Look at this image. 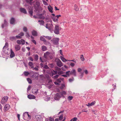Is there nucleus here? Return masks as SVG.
Listing matches in <instances>:
<instances>
[{
	"mask_svg": "<svg viewBox=\"0 0 121 121\" xmlns=\"http://www.w3.org/2000/svg\"><path fill=\"white\" fill-rule=\"evenodd\" d=\"M84 72L86 74H87L88 73V72L87 70H86L84 71Z\"/></svg>",
	"mask_w": 121,
	"mask_h": 121,
	"instance_id": "62",
	"label": "nucleus"
},
{
	"mask_svg": "<svg viewBox=\"0 0 121 121\" xmlns=\"http://www.w3.org/2000/svg\"><path fill=\"white\" fill-rule=\"evenodd\" d=\"M29 13L30 15V16H32L33 15V11L32 10L30 11H29Z\"/></svg>",
	"mask_w": 121,
	"mask_h": 121,
	"instance_id": "43",
	"label": "nucleus"
},
{
	"mask_svg": "<svg viewBox=\"0 0 121 121\" xmlns=\"http://www.w3.org/2000/svg\"><path fill=\"white\" fill-rule=\"evenodd\" d=\"M44 36L45 38L48 40H50L52 38V37L51 36Z\"/></svg>",
	"mask_w": 121,
	"mask_h": 121,
	"instance_id": "35",
	"label": "nucleus"
},
{
	"mask_svg": "<svg viewBox=\"0 0 121 121\" xmlns=\"http://www.w3.org/2000/svg\"><path fill=\"white\" fill-rule=\"evenodd\" d=\"M46 27L49 30H51L53 28V26L51 23V24L47 23L46 24Z\"/></svg>",
	"mask_w": 121,
	"mask_h": 121,
	"instance_id": "7",
	"label": "nucleus"
},
{
	"mask_svg": "<svg viewBox=\"0 0 121 121\" xmlns=\"http://www.w3.org/2000/svg\"><path fill=\"white\" fill-rule=\"evenodd\" d=\"M82 70V69L80 68H78V72H80Z\"/></svg>",
	"mask_w": 121,
	"mask_h": 121,
	"instance_id": "60",
	"label": "nucleus"
},
{
	"mask_svg": "<svg viewBox=\"0 0 121 121\" xmlns=\"http://www.w3.org/2000/svg\"><path fill=\"white\" fill-rule=\"evenodd\" d=\"M8 47V43H5V45L3 48V49L4 50V52L6 54H8V52L7 51H8V49L7 48Z\"/></svg>",
	"mask_w": 121,
	"mask_h": 121,
	"instance_id": "3",
	"label": "nucleus"
},
{
	"mask_svg": "<svg viewBox=\"0 0 121 121\" xmlns=\"http://www.w3.org/2000/svg\"><path fill=\"white\" fill-rule=\"evenodd\" d=\"M10 105L8 104H6L4 107V110L5 111L8 110L9 108Z\"/></svg>",
	"mask_w": 121,
	"mask_h": 121,
	"instance_id": "13",
	"label": "nucleus"
},
{
	"mask_svg": "<svg viewBox=\"0 0 121 121\" xmlns=\"http://www.w3.org/2000/svg\"><path fill=\"white\" fill-rule=\"evenodd\" d=\"M55 69L56 71L57 72V73L59 75H61L62 74L63 72L62 71H60L61 69L60 68L56 66L55 67Z\"/></svg>",
	"mask_w": 121,
	"mask_h": 121,
	"instance_id": "6",
	"label": "nucleus"
},
{
	"mask_svg": "<svg viewBox=\"0 0 121 121\" xmlns=\"http://www.w3.org/2000/svg\"><path fill=\"white\" fill-rule=\"evenodd\" d=\"M60 93L61 96H63L64 95H65L66 94V92L65 91H63L62 92H60Z\"/></svg>",
	"mask_w": 121,
	"mask_h": 121,
	"instance_id": "31",
	"label": "nucleus"
},
{
	"mask_svg": "<svg viewBox=\"0 0 121 121\" xmlns=\"http://www.w3.org/2000/svg\"><path fill=\"white\" fill-rule=\"evenodd\" d=\"M33 69L35 70L36 71H37L38 70V68L37 67H35L34 68H33Z\"/></svg>",
	"mask_w": 121,
	"mask_h": 121,
	"instance_id": "48",
	"label": "nucleus"
},
{
	"mask_svg": "<svg viewBox=\"0 0 121 121\" xmlns=\"http://www.w3.org/2000/svg\"><path fill=\"white\" fill-rule=\"evenodd\" d=\"M77 118L76 117H74L70 121H76Z\"/></svg>",
	"mask_w": 121,
	"mask_h": 121,
	"instance_id": "38",
	"label": "nucleus"
},
{
	"mask_svg": "<svg viewBox=\"0 0 121 121\" xmlns=\"http://www.w3.org/2000/svg\"><path fill=\"white\" fill-rule=\"evenodd\" d=\"M47 72L48 73H49L51 72V70L49 69L47 71Z\"/></svg>",
	"mask_w": 121,
	"mask_h": 121,
	"instance_id": "63",
	"label": "nucleus"
},
{
	"mask_svg": "<svg viewBox=\"0 0 121 121\" xmlns=\"http://www.w3.org/2000/svg\"><path fill=\"white\" fill-rule=\"evenodd\" d=\"M38 55L36 54L35 55V58L36 60H37L38 59Z\"/></svg>",
	"mask_w": 121,
	"mask_h": 121,
	"instance_id": "39",
	"label": "nucleus"
},
{
	"mask_svg": "<svg viewBox=\"0 0 121 121\" xmlns=\"http://www.w3.org/2000/svg\"><path fill=\"white\" fill-rule=\"evenodd\" d=\"M61 28L59 26L56 25L55 27L54 31V33L56 34H58L59 33V31L61 30Z\"/></svg>",
	"mask_w": 121,
	"mask_h": 121,
	"instance_id": "2",
	"label": "nucleus"
},
{
	"mask_svg": "<svg viewBox=\"0 0 121 121\" xmlns=\"http://www.w3.org/2000/svg\"><path fill=\"white\" fill-rule=\"evenodd\" d=\"M26 37L28 38L29 39V37L30 36L29 34V33L27 32H26Z\"/></svg>",
	"mask_w": 121,
	"mask_h": 121,
	"instance_id": "46",
	"label": "nucleus"
},
{
	"mask_svg": "<svg viewBox=\"0 0 121 121\" xmlns=\"http://www.w3.org/2000/svg\"><path fill=\"white\" fill-rule=\"evenodd\" d=\"M10 39L12 41H14L16 39V38L13 36L10 37Z\"/></svg>",
	"mask_w": 121,
	"mask_h": 121,
	"instance_id": "28",
	"label": "nucleus"
},
{
	"mask_svg": "<svg viewBox=\"0 0 121 121\" xmlns=\"http://www.w3.org/2000/svg\"><path fill=\"white\" fill-rule=\"evenodd\" d=\"M8 97L7 96H4L2 99L1 103L2 104H4L8 100Z\"/></svg>",
	"mask_w": 121,
	"mask_h": 121,
	"instance_id": "10",
	"label": "nucleus"
},
{
	"mask_svg": "<svg viewBox=\"0 0 121 121\" xmlns=\"http://www.w3.org/2000/svg\"><path fill=\"white\" fill-rule=\"evenodd\" d=\"M74 80L73 78H70L69 79V82H72V81H73Z\"/></svg>",
	"mask_w": 121,
	"mask_h": 121,
	"instance_id": "59",
	"label": "nucleus"
},
{
	"mask_svg": "<svg viewBox=\"0 0 121 121\" xmlns=\"http://www.w3.org/2000/svg\"><path fill=\"white\" fill-rule=\"evenodd\" d=\"M16 38L18 39H21V37L19 35H17L16 36Z\"/></svg>",
	"mask_w": 121,
	"mask_h": 121,
	"instance_id": "58",
	"label": "nucleus"
},
{
	"mask_svg": "<svg viewBox=\"0 0 121 121\" xmlns=\"http://www.w3.org/2000/svg\"><path fill=\"white\" fill-rule=\"evenodd\" d=\"M15 56V54L12 50V49H11V54L10 55V57L12 58L14 57Z\"/></svg>",
	"mask_w": 121,
	"mask_h": 121,
	"instance_id": "16",
	"label": "nucleus"
},
{
	"mask_svg": "<svg viewBox=\"0 0 121 121\" xmlns=\"http://www.w3.org/2000/svg\"><path fill=\"white\" fill-rule=\"evenodd\" d=\"M24 75L25 76H28L30 74V73L28 72L25 71L24 72Z\"/></svg>",
	"mask_w": 121,
	"mask_h": 121,
	"instance_id": "34",
	"label": "nucleus"
},
{
	"mask_svg": "<svg viewBox=\"0 0 121 121\" xmlns=\"http://www.w3.org/2000/svg\"><path fill=\"white\" fill-rule=\"evenodd\" d=\"M27 80L29 83L30 84L31 83L32 81L30 79L28 78H27Z\"/></svg>",
	"mask_w": 121,
	"mask_h": 121,
	"instance_id": "45",
	"label": "nucleus"
},
{
	"mask_svg": "<svg viewBox=\"0 0 121 121\" xmlns=\"http://www.w3.org/2000/svg\"><path fill=\"white\" fill-rule=\"evenodd\" d=\"M34 0H26V2L30 4H31L32 2Z\"/></svg>",
	"mask_w": 121,
	"mask_h": 121,
	"instance_id": "32",
	"label": "nucleus"
},
{
	"mask_svg": "<svg viewBox=\"0 0 121 121\" xmlns=\"http://www.w3.org/2000/svg\"><path fill=\"white\" fill-rule=\"evenodd\" d=\"M95 103V101H94V102H92L90 104L88 103V104H86V105L88 106H91L94 105V104Z\"/></svg>",
	"mask_w": 121,
	"mask_h": 121,
	"instance_id": "18",
	"label": "nucleus"
},
{
	"mask_svg": "<svg viewBox=\"0 0 121 121\" xmlns=\"http://www.w3.org/2000/svg\"><path fill=\"white\" fill-rule=\"evenodd\" d=\"M51 18L54 22H58L57 21L58 20V19H56V17H55H55H52V16H51Z\"/></svg>",
	"mask_w": 121,
	"mask_h": 121,
	"instance_id": "17",
	"label": "nucleus"
},
{
	"mask_svg": "<svg viewBox=\"0 0 121 121\" xmlns=\"http://www.w3.org/2000/svg\"><path fill=\"white\" fill-rule=\"evenodd\" d=\"M59 39L58 38H55L51 40V41H52L53 43L55 45H57L58 44Z\"/></svg>",
	"mask_w": 121,
	"mask_h": 121,
	"instance_id": "9",
	"label": "nucleus"
},
{
	"mask_svg": "<svg viewBox=\"0 0 121 121\" xmlns=\"http://www.w3.org/2000/svg\"><path fill=\"white\" fill-rule=\"evenodd\" d=\"M24 33L22 32L20 33L19 34V35H20L21 36H22L24 35Z\"/></svg>",
	"mask_w": 121,
	"mask_h": 121,
	"instance_id": "51",
	"label": "nucleus"
},
{
	"mask_svg": "<svg viewBox=\"0 0 121 121\" xmlns=\"http://www.w3.org/2000/svg\"><path fill=\"white\" fill-rule=\"evenodd\" d=\"M32 35L35 36H37V33L36 31L35 30H33L32 32Z\"/></svg>",
	"mask_w": 121,
	"mask_h": 121,
	"instance_id": "19",
	"label": "nucleus"
},
{
	"mask_svg": "<svg viewBox=\"0 0 121 121\" xmlns=\"http://www.w3.org/2000/svg\"><path fill=\"white\" fill-rule=\"evenodd\" d=\"M38 22L40 23H39L40 25H43L44 23V22L43 20H39Z\"/></svg>",
	"mask_w": 121,
	"mask_h": 121,
	"instance_id": "24",
	"label": "nucleus"
},
{
	"mask_svg": "<svg viewBox=\"0 0 121 121\" xmlns=\"http://www.w3.org/2000/svg\"><path fill=\"white\" fill-rule=\"evenodd\" d=\"M31 88V86H29L28 88L27 89V90L28 91H29L30 90V89Z\"/></svg>",
	"mask_w": 121,
	"mask_h": 121,
	"instance_id": "61",
	"label": "nucleus"
},
{
	"mask_svg": "<svg viewBox=\"0 0 121 121\" xmlns=\"http://www.w3.org/2000/svg\"><path fill=\"white\" fill-rule=\"evenodd\" d=\"M63 78L58 79L56 81L59 83H60L61 82V81L63 80Z\"/></svg>",
	"mask_w": 121,
	"mask_h": 121,
	"instance_id": "33",
	"label": "nucleus"
},
{
	"mask_svg": "<svg viewBox=\"0 0 121 121\" xmlns=\"http://www.w3.org/2000/svg\"><path fill=\"white\" fill-rule=\"evenodd\" d=\"M40 39L42 41L44 42L46 41V40L45 38L41 36L40 37Z\"/></svg>",
	"mask_w": 121,
	"mask_h": 121,
	"instance_id": "36",
	"label": "nucleus"
},
{
	"mask_svg": "<svg viewBox=\"0 0 121 121\" xmlns=\"http://www.w3.org/2000/svg\"><path fill=\"white\" fill-rule=\"evenodd\" d=\"M17 43L19 44H21V41L20 40H17Z\"/></svg>",
	"mask_w": 121,
	"mask_h": 121,
	"instance_id": "55",
	"label": "nucleus"
},
{
	"mask_svg": "<svg viewBox=\"0 0 121 121\" xmlns=\"http://www.w3.org/2000/svg\"><path fill=\"white\" fill-rule=\"evenodd\" d=\"M80 58L82 61H83L85 59L83 55H81Z\"/></svg>",
	"mask_w": 121,
	"mask_h": 121,
	"instance_id": "37",
	"label": "nucleus"
},
{
	"mask_svg": "<svg viewBox=\"0 0 121 121\" xmlns=\"http://www.w3.org/2000/svg\"><path fill=\"white\" fill-rule=\"evenodd\" d=\"M44 58L46 59H49L50 58L51 59H52V57L51 56L50 52H47L44 54Z\"/></svg>",
	"mask_w": 121,
	"mask_h": 121,
	"instance_id": "1",
	"label": "nucleus"
},
{
	"mask_svg": "<svg viewBox=\"0 0 121 121\" xmlns=\"http://www.w3.org/2000/svg\"><path fill=\"white\" fill-rule=\"evenodd\" d=\"M70 65L72 67H73L75 65V64L74 63H72L70 64Z\"/></svg>",
	"mask_w": 121,
	"mask_h": 121,
	"instance_id": "54",
	"label": "nucleus"
},
{
	"mask_svg": "<svg viewBox=\"0 0 121 121\" xmlns=\"http://www.w3.org/2000/svg\"><path fill=\"white\" fill-rule=\"evenodd\" d=\"M31 41L33 43H34L35 44H36V41L34 39L32 40H31Z\"/></svg>",
	"mask_w": 121,
	"mask_h": 121,
	"instance_id": "49",
	"label": "nucleus"
},
{
	"mask_svg": "<svg viewBox=\"0 0 121 121\" xmlns=\"http://www.w3.org/2000/svg\"><path fill=\"white\" fill-rule=\"evenodd\" d=\"M47 47L44 46H42L41 47L42 50L43 51H45L47 50Z\"/></svg>",
	"mask_w": 121,
	"mask_h": 121,
	"instance_id": "27",
	"label": "nucleus"
},
{
	"mask_svg": "<svg viewBox=\"0 0 121 121\" xmlns=\"http://www.w3.org/2000/svg\"><path fill=\"white\" fill-rule=\"evenodd\" d=\"M74 10L76 11H78L79 10V9L78 6L76 4H75L74 5Z\"/></svg>",
	"mask_w": 121,
	"mask_h": 121,
	"instance_id": "25",
	"label": "nucleus"
},
{
	"mask_svg": "<svg viewBox=\"0 0 121 121\" xmlns=\"http://www.w3.org/2000/svg\"><path fill=\"white\" fill-rule=\"evenodd\" d=\"M20 46L18 45H17L15 46V49L16 51H17L19 50L20 49Z\"/></svg>",
	"mask_w": 121,
	"mask_h": 121,
	"instance_id": "15",
	"label": "nucleus"
},
{
	"mask_svg": "<svg viewBox=\"0 0 121 121\" xmlns=\"http://www.w3.org/2000/svg\"><path fill=\"white\" fill-rule=\"evenodd\" d=\"M49 120L50 121H54V119L51 118V117H50L49 118Z\"/></svg>",
	"mask_w": 121,
	"mask_h": 121,
	"instance_id": "50",
	"label": "nucleus"
},
{
	"mask_svg": "<svg viewBox=\"0 0 121 121\" xmlns=\"http://www.w3.org/2000/svg\"><path fill=\"white\" fill-rule=\"evenodd\" d=\"M15 19L13 18H12L10 21V23L11 24H13L15 22Z\"/></svg>",
	"mask_w": 121,
	"mask_h": 121,
	"instance_id": "21",
	"label": "nucleus"
},
{
	"mask_svg": "<svg viewBox=\"0 0 121 121\" xmlns=\"http://www.w3.org/2000/svg\"><path fill=\"white\" fill-rule=\"evenodd\" d=\"M76 71L74 69H73L71 72L70 71H68L66 72V74L67 75H76Z\"/></svg>",
	"mask_w": 121,
	"mask_h": 121,
	"instance_id": "5",
	"label": "nucleus"
},
{
	"mask_svg": "<svg viewBox=\"0 0 121 121\" xmlns=\"http://www.w3.org/2000/svg\"><path fill=\"white\" fill-rule=\"evenodd\" d=\"M28 59L30 60L31 61H33V59L31 56L29 57L28 58Z\"/></svg>",
	"mask_w": 121,
	"mask_h": 121,
	"instance_id": "44",
	"label": "nucleus"
},
{
	"mask_svg": "<svg viewBox=\"0 0 121 121\" xmlns=\"http://www.w3.org/2000/svg\"><path fill=\"white\" fill-rule=\"evenodd\" d=\"M29 65L31 67V69H32L33 68L34 64H33V62H29L28 63Z\"/></svg>",
	"mask_w": 121,
	"mask_h": 121,
	"instance_id": "20",
	"label": "nucleus"
},
{
	"mask_svg": "<svg viewBox=\"0 0 121 121\" xmlns=\"http://www.w3.org/2000/svg\"><path fill=\"white\" fill-rule=\"evenodd\" d=\"M44 4L45 5H48L47 3L45 1H43Z\"/></svg>",
	"mask_w": 121,
	"mask_h": 121,
	"instance_id": "64",
	"label": "nucleus"
},
{
	"mask_svg": "<svg viewBox=\"0 0 121 121\" xmlns=\"http://www.w3.org/2000/svg\"><path fill=\"white\" fill-rule=\"evenodd\" d=\"M73 98V97L72 96H69L67 98L68 99L69 101H70L72 100Z\"/></svg>",
	"mask_w": 121,
	"mask_h": 121,
	"instance_id": "30",
	"label": "nucleus"
},
{
	"mask_svg": "<svg viewBox=\"0 0 121 121\" xmlns=\"http://www.w3.org/2000/svg\"><path fill=\"white\" fill-rule=\"evenodd\" d=\"M23 30L24 32H26L27 31V28L26 27H25L23 28Z\"/></svg>",
	"mask_w": 121,
	"mask_h": 121,
	"instance_id": "41",
	"label": "nucleus"
},
{
	"mask_svg": "<svg viewBox=\"0 0 121 121\" xmlns=\"http://www.w3.org/2000/svg\"><path fill=\"white\" fill-rule=\"evenodd\" d=\"M61 16L59 15H57L55 16V17H56V19H58L59 18V17H60Z\"/></svg>",
	"mask_w": 121,
	"mask_h": 121,
	"instance_id": "56",
	"label": "nucleus"
},
{
	"mask_svg": "<svg viewBox=\"0 0 121 121\" xmlns=\"http://www.w3.org/2000/svg\"><path fill=\"white\" fill-rule=\"evenodd\" d=\"M63 118V115L61 114V115H60L59 118V120H61Z\"/></svg>",
	"mask_w": 121,
	"mask_h": 121,
	"instance_id": "40",
	"label": "nucleus"
},
{
	"mask_svg": "<svg viewBox=\"0 0 121 121\" xmlns=\"http://www.w3.org/2000/svg\"><path fill=\"white\" fill-rule=\"evenodd\" d=\"M36 90L35 89H33L32 91V92L34 94H37L38 93V90L37 89L36 91H35Z\"/></svg>",
	"mask_w": 121,
	"mask_h": 121,
	"instance_id": "29",
	"label": "nucleus"
},
{
	"mask_svg": "<svg viewBox=\"0 0 121 121\" xmlns=\"http://www.w3.org/2000/svg\"><path fill=\"white\" fill-rule=\"evenodd\" d=\"M21 12L22 13L24 14H26L27 13L25 9L24 8H21L20 9Z\"/></svg>",
	"mask_w": 121,
	"mask_h": 121,
	"instance_id": "14",
	"label": "nucleus"
},
{
	"mask_svg": "<svg viewBox=\"0 0 121 121\" xmlns=\"http://www.w3.org/2000/svg\"><path fill=\"white\" fill-rule=\"evenodd\" d=\"M45 13V11H43V13L40 14L39 15V18L40 19H44L45 18L44 16H43L44 14Z\"/></svg>",
	"mask_w": 121,
	"mask_h": 121,
	"instance_id": "11",
	"label": "nucleus"
},
{
	"mask_svg": "<svg viewBox=\"0 0 121 121\" xmlns=\"http://www.w3.org/2000/svg\"><path fill=\"white\" fill-rule=\"evenodd\" d=\"M48 8L49 11L51 13H53V11H52L53 9L51 6H48Z\"/></svg>",
	"mask_w": 121,
	"mask_h": 121,
	"instance_id": "23",
	"label": "nucleus"
},
{
	"mask_svg": "<svg viewBox=\"0 0 121 121\" xmlns=\"http://www.w3.org/2000/svg\"><path fill=\"white\" fill-rule=\"evenodd\" d=\"M28 98L29 99H35V96L33 95H29L27 96Z\"/></svg>",
	"mask_w": 121,
	"mask_h": 121,
	"instance_id": "12",
	"label": "nucleus"
},
{
	"mask_svg": "<svg viewBox=\"0 0 121 121\" xmlns=\"http://www.w3.org/2000/svg\"><path fill=\"white\" fill-rule=\"evenodd\" d=\"M56 64L58 66L60 67H61L63 66V64L62 62L59 59H57L56 60Z\"/></svg>",
	"mask_w": 121,
	"mask_h": 121,
	"instance_id": "8",
	"label": "nucleus"
},
{
	"mask_svg": "<svg viewBox=\"0 0 121 121\" xmlns=\"http://www.w3.org/2000/svg\"><path fill=\"white\" fill-rule=\"evenodd\" d=\"M21 41L22 44L23 45L25 43V41L23 39H21Z\"/></svg>",
	"mask_w": 121,
	"mask_h": 121,
	"instance_id": "42",
	"label": "nucleus"
},
{
	"mask_svg": "<svg viewBox=\"0 0 121 121\" xmlns=\"http://www.w3.org/2000/svg\"><path fill=\"white\" fill-rule=\"evenodd\" d=\"M60 57L61 60L63 62H65L66 61H67V60L63 56H60Z\"/></svg>",
	"mask_w": 121,
	"mask_h": 121,
	"instance_id": "26",
	"label": "nucleus"
},
{
	"mask_svg": "<svg viewBox=\"0 0 121 121\" xmlns=\"http://www.w3.org/2000/svg\"><path fill=\"white\" fill-rule=\"evenodd\" d=\"M65 87V85L64 84H61V86L60 87V88L61 89H63Z\"/></svg>",
	"mask_w": 121,
	"mask_h": 121,
	"instance_id": "47",
	"label": "nucleus"
},
{
	"mask_svg": "<svg viewBox=\"0 0 121 121\" xmlns=\"http://www.w3.org/2000/svg\"><path fill=\"white\" fill-rule=\"evenodd\" d=\"M61 97V96L60 93H57L55 95L54 99L56 100H58Z\"/></svg>",
	"mask_w": 121,
	"mask_h": 121,
	"instance_id": "4",
	"label": "nucleus"
},
{
	"mask_svg": "<svg viewBox=\"0 0 121 121\" xmlns=\"http://www.w3.org/2000/svg\"><path fill=\"white\" fill-rule=\"evenodd\" d=\"M51 73L52 75H55L57 73V72L55 70H52L51 71Z\"/></svg>",
	"mask_w": 121,
	"mask_h": 121,
	"instance_id": "22",
	"label": "nucleus"
},
{
	"mask_svg": "<svg viewBox=\"0 0 121 121\" xmlns=\"http://www.w3.org/2000/svg\"><path fill=\"white\" fill-rule=\"evenodd\" d=\"M39 59L41 61V62L43 63L45 62V61L44 60H43L42 59L41 57H40L39 58Z\"/></svg>",
	"mask_w": 121,
	"mask_h": 121,
	"instance_id": "52",
	"label": "nucleus"
},
{
	"mask_svg": "<svg viewBox=\"0 0 121 121\" xmlns=\"http://www.w3.org/2000/svg\"><path fill=\"white\" fill-rule=\"evenodd\" d=\"M44 68L45 69H49V67L47 65H45L44 66Z\"/></svg>",
	"mask_w": 121,
	"mask_h": 121,
	"instance_id": "57",
	"label": "nucleus"
},
{
	"mask_svg": "<svg viewBox=\"0 0 121 121\" xmlns=\"http://www.w3.org/2000/svg\"><path fill=\"white\" fill-rule=\"evenodd\" d=\"M49 66L51 68H52L53 67V65L52 64H50L49 65Z\"/></svg>",
	"mask_w": 121,
	"mask_h": 121,
	"instance_id": "53",
	"label": "nucleus"
}]
</instances>
